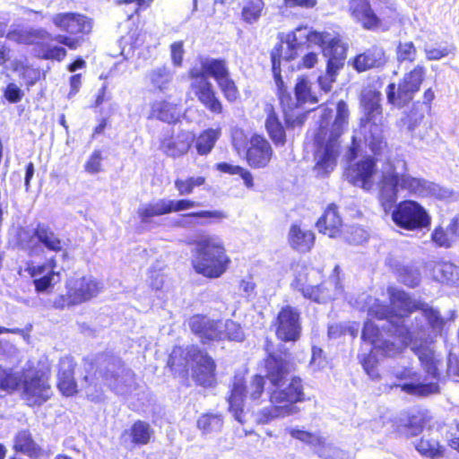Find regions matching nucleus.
<instances>
[{
  "instance_id": "f257e3e1",
  "label": "nucleus",
  "mask_w": 459,
  "mask_h": 459,
  "mask_svg": "<svg viewBox=\"0 0 459 459\" xmlns=\"http://www.w3.org/2000/svg\"><path fill=\"white\" fill-rule=\"evenodd\" d=\"M388 293L392 305L391 311H387L385 306L377 299L369 298L368 312V316L372 317L387 319L388 324L392 326V329H388L390 333L386 338L382 339L379 337L378 327L370 321L367 322L362 332L364 342L362 351L364 352L359 356L360 362L367 374L372 379H376L378 377L377 353L381 352L384 356L394 357L408 345H411L427 375L422 377L412 369L405 368L401 374H397V377L411 381L403 384L402 390L415 395L436 394L438 392L437 384L428 382V380L438 378L440 359L436 355L430 344L421 340L424 335L421 331L417 333H412L404 325L398 324L418 306L401 290L391 287L388 289Z\"/></svg>"
},
{
  "instance_id": "f03ea898",
  "label": "nucleus",
  "mask_w": 459,
  "mask_h": 459,
  "mask_svg": "<svg viewBox=\"0 0 459 459\" xmlns=\"http://www.w3.org/2000/svg\"><path fill=\"white\" fill-rule=\"evenodd\" d=\"M265 377L270 383L269 399L271 406L255 414V421L265 424L298 411L296 403L304 400L302 380L298 377H289L290 363L281 356L270 355L264 361Z\"/></svg>"
},
{
  "instance_id": "7ed1b4c3",
  "label": "nucleus",
  "mask_w": 459,
  "mask_h": 459,
  "mask_svg": "<svg viewBox=\"0 0 459 459\" xmlns=\"http://www.w3.org/2000/svg\"><path fill=\"white\" fill-rule=\"evenodd\" d=\"M406 193L419 196H435L446 199L451 196L449 189L408 173L407 162L403 159L389 160L382 168L379 181V202L385 212H389L398 195Z\"/></svg>"
},
{
  "instance_id": "20e7f679",
  "label": "nucleus",
  "mask_w": 459,
  "mask_h": 459,
  "mask_svg": "<svg viewBox=\"0 0 459 459\" xmlns=\"http://www.w3.org/2000/svg\"><path fill=\"white\" fill-rule=\"evenodd\" d=\"M317 115V128L314 134L316 169L325 175L336 166L341 149L340 138L348 127L350 111L347 104L341 100L337 103L333 120L332 109L321 108Z\"/></svg>"
},
{
  "instance_id": "39448f33",
  "label": "nucleus",
  "mask_w": 459,
  "mask_h": 459,
  "mask_svg": "<svg viewBox=\"0 0 459 459\" xmlns=\"http://www.w3.org/2000/svg\"><path fill=\"white\" fill-rule=\"evenodd\" d=\"M339 270V266L334 267L335 279L317 284L322 278L321 273L316 269L298 264L294 268L291 286L307 299L318 303L327 302L342 294V287L338 279Z\"/></svg>"
},
{
  "instance_id": "423d86ee",
  "label": "nucleus",
  "mask_w": 459,
  "mask_h": 459,
  "mask_svg": "<svg viewBox=\"0 0 459 459\" xmlns=\"http://www.w3.org/2000/svg\"><path fill=\"white\" fill-rule=\"evenodd\" d=\"M195 255V270L208 278H218L227 269L230 259L226 255L222 239L217 235L203 234L194 242Z\"/></svg>"
},
{
  "instance_id": "0eeeda50",
  "label": "nucleus",
  "mask_w": 459,
  "mask_h": 459,
  "mask_svg": "<svg viewBox=\"0 0 459 459\" xmlns=\"http://www.w3.org/2000/svg\"><path fill=\"white\" fill-rule=\"evenodd\" d=\"M264 392V378L260 375L253 376L248 383L238 377L234 378L228 401L229 410L238 421L243 422L246 410L260 403Z\"/></svg>"
},
{
  "instance_id": "6e6552de",
  "label": "nucleus",
  "mask_w": 459,
  "mask_h": 459,
  "mask_svg": "<svg viewBox=\"0 0 459 459\" xmlns=\"http://www.w3.org/2000/svg\"><path fill=\"white\" fill-rule=\"evenodd\" d=\"M380 100V92L375 90L364 91L361 97L366 116V121L362 125L365 131L364 141L374 154H378L385 147L382 136L383 116Z\"/></svg>"
},
{
  "instance_id": "1a4fd4ad",
  "label": "nucleus",
  "mask_w": 459,
  "mask_h": 459,
  "mask_svg": "<svg viewBox=\"0 0 459 459\" xmlns=\"http://www.w3.org/2000/svg\"><path fill=\"white\" fill-rule=\"evenodd\" d=\"M20 377L19 384L14 389H22V396L29 404H36L46 402L51 394L48 383L50 368L43 363L40 367H29L22 372H15Z\"/></svg>"
},
{
  "instance_id": "9d476101",
  "label": "nucleus",
  "mask_w": 459,
  "mask_h": 459,
  "mask_svg": "<svg viewBox=\"0 0 459 459\" xmlns=\"http://www.w3.org/2000/svg\"><path fill=\"white\" fill-rule=\"evenodd\" d=\"M427 74V69L422 65H416L404 73L398 83H390L387 86V101L397 107L403 108L409 104L420 91Z\"/></svg>"
},
{
  "instance_id": "9b49d317",
  "label": "nucleus",
  "mask_w": 459,
  "mask_h": 459,
  "mask_svg": "<svg viewBox=\"0 0 459 459\" xmlns=\"http://www.w3.org/2000/svg\"><path fill=\"white\" fill-rule=\"evenodd\" d=\"M392 219L395 224L407 230L427 227L430 223L426 210L417 202L411 200L397 204L392 212Z\"/></svg>"
},
{
  "instance_id": "f8f14e48",
  "label": "nucleus",
  "mask_w": 459,
  "mask_h": 459,
  "mask_svg": "<svg viewBox=\"0 0 459 459\" xmlns=\"http://www.w3.org/2000/svg\"><path fill=\"white\" fill-rule=\"evenodd\" d=\"M322 42L318 43L323 55L327 58L326 73L337 77L346 59V47L340 38L330 32L324 31Z\"/></svg>"
},
{
  "instance_id": "ddd939ff",
  "label": "nucleus",
  "mask_w": 459,
  "mask_h": 459,
  "mask_svg": "<svg viewBox=\"0 0 459 459\" xmlns=\"http://www.w3.org/2000/svg\"><path fill=\"white\" fill-rule=\"evenodd\" d=\"M277 89L279 91V98L285 113L286 122L291 125H294L295 123V121L292 120V117L297 116V118H299V112L292 114L295 109H298L307 102L316 103L317 101L316 98L311 94L309 82L305 78L299 79L296 84L295 100H293L290 94L285 91L283 85L281 90L279 88Z\"/></svg>"
},
{
  "instance_id": "4468645a",
  "label": "nucleus",
  "mask_w": 459,
  "mask_h": 459,
  "mask_svg": "<svg viewBox=\"0 0 459 459\" xmlns=\"http://www.w3.org/2000/svg\"><path fill=\"white\" fill-rule=\"evenodd\" d=\"M70 302L81 304L96 297L101 290L100 283L92 276H74L66 281Z\"/></svg>"
},
{
  "instance_id": "2eb2a0df",
  "label": "nucleus",
  "mask_w": 459,
  "mask_h": 459,
  "mask_svg": "<svg viewBox=\"0 0 459 459\" xmlns=\"http://www.w3.org/2000/svg\"><path fill=\"white\" fill-rule=\"evenodd\" d=\"M289 434L295 439L309 445L314 451L325 459H344L340 449L316 433H311L298 428L288 429Z\"/></svg>"
},
{
  "instance_id": "dca6fc26",
  "label": "nucleus",
  "mask_w": 459,
  "mask_h": 459,
  "mask_svg": "<svg viewBox=\"0 0 459 459\" xmlns=\"http://www.w3.org/2000/svg\"><path fill=\"white\" fill-rule=\"evenodd\" d=\"M189 76L192 80L191 90L198 100L210 111L221 113L222 111L221 103L216 97L212 84L207 77L203 76L196 70H190Z\"/></svg>"
},
{
  "instance_id": "f3484780",
  "label": "nucleus",
  "mask_w": 459,
  "mask_h": 459,
  "mask_svg": "<svg viewBox=\"0 0 459 459\" xmlns=\"http://www.w3.org/2000/svg\"><path fill=\"white\" fill-rule=\"evenodd\" d=\"M299 312L297 308L286 306L277 316L276 335L284 342H295L299 338L301 326Z\"/></svg>"
},
{
  "instance_id": "a211bd4d",
  "label": "nucleus",
  "mask_w": 459,
  "mask_h": 459,
  "mask_svg": "<svg viewBox=\"0 0 459 459\" xmlns=\"http://www.w3.org/2000/svg\"><path fill=\"white\" fill-rule=\"evenodd\" d=\"M189 326L204 341L223 340V321L195 315L190 318Z\"/></svg>"
},
{
  "instance_id": "6ab92c4d",
  "label": "nucleus",
  "mask_w": 459,
  "mask_h": 459,
  "mask_svg": "<svg viewBox=\"0 0 459 459\" xmlns=\"http://www.w3.org/2000/svg\"><path fill=\"white\" fill-rule=\"evenodd\" d=\"M323 33L324 31L313 30L307 27H298L294 30L281 36L292 52H296L297 57L304 51L306 43L317 46L319 42H322Z\"/></svg>"
},
{
  "instance_id": "aec40b11",
  "label": "nucleus",
  "mask_w": 459,
  "mask_h": 459,
  "mask_svg": "<svg viewBox=\"0 0 459 459\" xmlns=\"http://www.w3.org/2000/svg\"><path fill=\"white\" fill-rule=\"evenodd\" d=\"M53 23L62 30L70 34H88L92 28L91 21L80 13H57L52 17Z\"/></svg>"
},
{
  "instance_id": "412c9836",
  "label": "nucleus",
  "mask_w": 459,
  "mask_h": 459,
  "mask_svg": "<svg viewBox=\"0 0 459 459\" xmlns=\"http://www.w3.org/2000/svg\"><path fill=\"white\" fill-rule=\"evenodd\" d=\"M247 160L255 168H264L271 160L273 149L268 141L261 135L254 134L249 140Z\"/></svg>"
},
{
  "instance_id": "4be33fe9",
  "label": "nucleus",
  "mask_w": 459,
  "mask_h": 459,
  "mask_svg": "<svg viewBox=\"0 0 459 459\" xmlns=\"http://www.w3.org/2000/svg\"><path fill=\"white\" fill-rule=\"evenodd\" d=\"M375 160L366 158L348 169L347 177L355 186L369 190L374 186V176L376 174Z\"/></svg>"
},
{
  "instance_id": "5701e85b",
  "label": "nucleus",
  "mask_w": 459,
  "mask_h": 459,
  "mask_svg": "<svg viewBox=\"0 0 459 459\" xmlns=\"http://www.w3.org/2000/svg\"><path fill=\"white\" fill-rule=\"evenodd\" d=\"M227 218V212L221 210H202L182 215L176 221V225L182 228L207 226L212 223L220 222Z\"/></svg>"
},
{
  "instance_id": "b1692460",
  "label": "nucleus",
  "mask_w": 459,
  "mask_h": 459,
  "mask_svg": "<svg viewBox=\"0 0 459 459\" xmlns=\"http://www.w3.org/2000/svg\"><path fill=\"white\" fill-rule=\"evenodd\" d=\"M349 12L353 20L364 29L375 30L380 26V20L372 10L368 0H351Z\"/></svg>"
},
{
  "instance_id": "393cba45",
  "label": "nucleus",
  "mask_w": 459,
  "mask_h": 459,
  "mask_svg": "<svg viewBox=\"0 0 459 459\" xmlns=\"http://www.w3.org/2000/svg\"><path fill=\"white\" fill-rule=\"evenodd\" d=\"M107 385L118 394L130 393L135 385L134 373L122 366L117 369L110 370L105 374Z\"/></svg>"
},
{
  "instance_id": "a878e982",
  "label": "nucleus",
  "mask_w": 459,
  "mask_h": 459,
  "mask_svg": "<svg viewBox=\"0 0 459 459\" xmlns=\"http://www.w3.org/2000/svg\"><path fill=\"white\" fill-rule=\"evenodd\" d=\"M195 363L192 365L193 377L202 385L210 386L214 381L215 364L211 357L197 349H193Z\"/></svg>"
},
{
  "instance_id": "bb28decb",
  "label": "nucleus",
  "mask_w": 459,
  "mask_h": 459,
  "mask_svg": "<svg viewBox=\"0 0 459 459\" xmlns=\"http://www.w3.org/2000/svg\"><path fill=\"white\" fill-rule=\"evenodd\" d=\"M32 277L37 292L50 291L53 287L61 281V273L58 271L48 272L46 266L31 265L27 268Z\"/></svg>"
},
{
  "instance_id": "cd10ccee",
  "label": "nucleus",
  "mask_w": 459,
  "mask_h": 459,
  "mask_svg": "<svg viewBox=\"0 0 459 459\" xmlns=\"http://www.w3.org/2000/svg\"><path fill=\"white\" fill-rule=\"evenodd\" d=\"M318 231L329 238H338L342 234V221L335 205H329L317 221Z\"/></svg>"
},
{
  "instance_id": "c85d7f7f",
  "label": "nucleus",
  "mask_w": 459,
  "mask_h": 459,
  "mask_svg": "<svg viewBox=\"0 0 459 459\" xmlns=\"http://www.w3.org/2000/svg\"><path fill=\"white\" fill-rule=\"evenodd\" d=\"M74 361L70 357L62 358L59 361L58 383L60 392L65 396L77 393V385L74 378Z\"/></svg>"
},
{
  "instance_id": "c756f323",
  "label": "nucleus",
  "mask_w": 459,
  "mask_h": 459,
  "mask_svg": "<svg viewBox=\"0 0 459 459\" xmlns=\"http://www.w3.org/2000/svg\"><path fill=\"white\" fill-rule=\"evenodd\" d=\"M193 349H197L195 346L188 347L186 349H183L182 347H175L170 353L168 366L171 368L175 374L179 376H186L188 371V367L195 363V359L196 356H194L195 351Z\"/></svg>"
},
{
  "instance_id": "7c9ffc66",
  "label": "nucleus",
  "mask_w": 459,
  "mask_h": 459,
  "mask_svg": "<svg viewBox=\"0 0 459 459\" xmlns=\"http://www.w3.org/2000/svg\"><path fill=\"white\" fill-rule=\"evenodd\" d=\"M195 135L188 131H182L176 136L164 141L161 148L169 157L177 158L185 155L191 147Z\"/></svg>"
},
{
  "instance_id": "2f4dec72",
  "label": "nucleus",
  "mask_w": 459,
  "mask_h": 459,
  "mask_svg": "<svg viewBox=\"0 0 459 459\" xmlns=\"http://www.w3.org/2000/svg\"><path fill=\"white\" fill-rule=\"evenodd\" d=\"M280 43L275 46L271 53L273 71L274 74V79L277 88L281 90L283 81L280 76V65L281 60L290 61L296 58V52H292L290 46L286 44L282 36L280 37Z\"/></svg>"
},
{
  "instance_id": "473e14b6",
  "label": "nucleus",
  "mask_w": 459,
  "mask_h": 459,
  "mask_svg": "<svg viewBox=\"0 0 459 459\" xmlns=\"http://www.w3.org/2000/svg\"><path fill=\"white\" fill-rule=\"evenodd\" d=\"M385 62V52L381 48L374 47L358 55L353 61V67L358 72H364Z\"/></svg>"
},
{
  "instance_id": "72a5a7b5",
  "label": "nucleus",
  "mask_w": 459,
  "mask_h": 459,
  "mask_svg": "<svg viewBox=\"0 0 459 459\" xmlns=\"http://www.w3.org/2000/svg\"><path fill=\"white\" fill-rule=\"evenodd\" d=\"M289 242L291 247L300 252L311 249L315 242L314 233L299 225H292L289 232Z\"/></svg>"
},
{
  "instance_id": "f704fd0d",
  "label": "nucleus",
  "mask_w": 459,
  "mask_h": 459,
  "mask_svg": "<svg viewBox=\"0 0 459 459\" xmlns=\"http://www.w3.org/2000/svg\"><path fill=\"white\" fill-rule=\"evenodd\" d=\"M151 116L161 121L172 123L180 117V108L178 104L166 100H156L152 105Z\"/></svg>"
},
{
  "instance_id": "c9c22d12",
  "label": "nucleus",
  "mask_w": 459,
  "mask_h": 459,
  "mask_svg": "<svg viewBox=\"0 0 459 459\" xmlns=\"http://www.w3.org/2000/svg\"><path fill=\"white\" fill-rule=\"evenodd\" d=\"M191 70H196L203 76L207 77L210 75L213 77L218 82L221 79H223L229 75V70L226 63L223 60L219 59H204L201 61L200 66H194Z\"/></svg>"
},
{
  "instance_id": "e433bc0d",
  "label": "nucleus",
  "mask_w": 459,
  "mask_h": 459,
  "mask_svg": "<svg viewBox=\"0 0 459 459\" xmlns=\"http://www.w3.org/2000/svg\"><path fill=\"white\" fill-rule=\"evenodd\" d=\"M7 38L22 44H39L40 41L48 38V34L41 30L18 28L9 31Z\"/></svg>"
},
{
  "instance_id": "4c0bfd02",
  "label": "nucleus",
  "mask_w": 459,
  "mask_h": 459,
  "mask_svg": "<svg viewBox=\"0 0 459 459\" xmlns=\"http://www.w3.org/2000/svg\"><path fill=\"white\" fill-rule=\"evenodd\" d=\"M265 112L267 114L265 127L271 139L275 144H284L285 133L273 107L272 105H267Z\"/></svg>"
},
{
  "instance_id": "58836bf2",
  "label": "nucleus",
  "mask_w": 459,
  "mask_h": 459,
  "mask_svg": "<svg viewBox=\"0 0 459 459\" xmlns=\"http://www.w3.org/2000/svg\"><path fill=\"white\" fill-rule=\"evenodd\" d=\"M169 199L162 198L142 204L137 213L143 222H147L152 217L169 213Z\"/></svg>"
},
{
  "instance_id": "ea45409f",
  "label": "nucleus",
  "mask_w": 459,
  "mask_h": 459,
  "mask_svg": "<svg viewBox=\"0 0 459 459\" xmlns=\"http://www.w3.org/2000/svg\"><path fill=\"white\" fill-rule=\"evenodd\" d=\"M34 236L50 251L59 252L63 249V241L46 225H38Z\"/></svg>"
},
{
  "instance_id": "a19ab883",
  "label": "nucleus",
  "mask_w": 459,
  "mask_h": 459,
  "mask_svg": "<svg viewBox=\"0 0 459 459\" xmlns=\"http://www.w3.org/2000/svg\"><path fill=\"white\" fill-rule=\"evenodd\" d=\"M221 130L218 128H209L204 130L196 140V150L200 155L208 154L215 145V143L220 138Z\"/></svg>"
},
{
  "instance_id": "79ce46f5",
  "label": "nucleus",
  "mask_w": 459,
  "mask_h": 459,
  "mask_svg": "<svg viewBox=\"0 0 459 459\" xmlns=\"http://www.w3.org/2000/svg\"><path fill=\"white\" fill-rule=\"evenodd\" d=\"M435 277L447 284L459 286V266L451 263L438 264L434 268Z\"/></svg>"
},
{
  "instance_id": "37998d69",
  "label": "nucleus",
  "mask_w": 459,
  "mask_h": 459,
  "mask_svg": "<svg viewBox=\"0 0 459 459\" xmlns=\"http://www.w3.org/2000/svg\"><path fill=\"white\" fill-rule=\"evenodd\" d=\"M13 448L16 452H21L30 457L37 456L39 452V448L31 438L30 434L25 430L20 431L15 437Z\"/></svg>"
},
{
  "instance_id": "c03bdc74",
  "label": "nucleus",
  "mask_w": 459,
  "mask_h": 459,
  "mask_svg": "<svg viewBox=\"0 0 459 459\" xmlns=\"http://www.w3.org/2000/svg\"><path fill=\"white\" fill-rule=\"evenodd\" d=\"M205 176H191L186 178H177L175 180V188L180 195H191L195 188L202 187L206 184Z\"/></svg>"
},
{
  "instance_id": "a18cd8bd",
  "label": "nucleus",
  "mask_w": 459,
  "mask_h": 459,
  "mask_svg": "<svg viewBox=\"0 0 459 459\" xmlns=\"http://www.w3.org/2000/svg\"><path fill=\"white\" fill-rule=\"evenodd\" d=\"M264 7L263 0H247L242 7V20L249 24L255 23L260 19Z\"/></svg>"
},
{
  "instance_id": "49530a36",
  "label": "nucleus",
  "mask_w": 459,
  "mask_h": 459,
  "mask_svg": "<svg viewBox=\"0 0 459 459\" xmlns=\"http://www.w3.org/2000/svg\"><path fill=\"white\" fill-rule=\"evenodd\" d=\"M153 430L148 423L136 421L130 429L132 442L135 445H146L150 442Z\"/></svg>"
},
{
  "instance_id": "de8ad7c7",
  "label": "nucleus",
  "mask_w": 459,
  "mask_h": 459,
  "mask_svg": "<svg viewBox=\"0 0 459 459\" xmlns=\"http://www.w3.org/2000/svg\"><path fill=\"white\" fill-rule=\"evenodd\" d=\"M416 450L423 456L437 458L442 455L443 450L438 442L433 438L422 437L415 445Z\"/></svg>"
},
{
  "instance_id": "09e8293b",
  "label": "nucleus",
  "mask_w": 459,
  "mask_h": 459,
  "mask_svg": "<svg viewBox=\"0 0 459 459\" xmlns=\"http://www.w3.org/2000/svg\"><path fill=\"white\" fill-rule=\"evenodd\" d=\"M456 222L446 230L443 228H437L431 235L432 241L438 247L448 248L454 241L455 234L456 233Z\"/></svg>"
},
{
  "instance_id": "8fccbe9b",
  "label": "nucleus",
  "mask_w": 459,
  "mask_h": 459,
  "mask_svg": "<svg viewBox=\"0 0 459 459\" xmlns=\"http://www.w3.org/2000/svg\"><path fill=\"white\" fill-rule=\"evenodd\" d=\"M222 425V419L217 414H204L197 420L198 429L204 434L220 431Z\"/></svg>"
},
{
  "instance_id": "3c124183",
  "label": "nucleus",
  "mask_w": 459,
  "mask_h": 459,
  "mask_svg": "<svg viewBox=\"0 0 459 459\" xmlns=\"http://www.w3.org/2000/svg\"><path fill=\"white\" fill-rule=\"evenodd\" d=\"M397 59L399 62H414L417 57V49L411 41L400 43L396 49Z\"/></svg>"
},
{
  "instance_id": "603ef678",
  "label": "nucleus",
  "mask_w": 459,
  "mask_h": 459,
  "mask_svg": "<svg viewBox=\"0 0 459 459\" xmlns=\"http://www.w3.org/2000/svg\"><path fill=\"white\" fill-rule=\"evenodd\" d=\"M426 59L429 61H437L451 53V49L447 46H437L426 43L423 48Z\"/></svg>"
},
{
  "instance_id": "864d4df0",
  "label": "nucleus",
  "mask_w": 459,
  "mask_h": 459,
  "mask_svg": "<svg viewBox=\"0 0 459 459\" xmlns=\"http://www.w3.org/2000/svg\"><path fill=\"white\" fill-rule=\"evenodd\" d=\"M224 335L223 339L232 341H242L244 339V333L241 326L234 321H223Z\"/></svg>"
},
{
  "instance_id": "5fc2aeb1",
  "label": "nucleus",
  "mask_w": 459,
  "mask_h": 459,
  "mask_svg": "<svg viewBox=\"0 0 459 459\" xmlns=\"http://www.w3.org/2000/svg\"><path fill=\"white\" fill-rule=\"evenodd\" d=\"M20 377L13 372L6 371L0 367V388L8 392L14 391L19 384Z\"/></svg>"
},
{
  "instance_id": "6e6d98bb",
  "label": "nucleus",
  "mask_w": 459,
  "mask_h": 459,
  "mask_svg": "<svg viewBox=\"0 0 459 459\" xmlns=\"http://www.w3.org/2000/svg\"><path fill=\"white\" fill-rule=\"evenodd\" d=\"M150 79L153 85L162 89L170 82L171 75L168 69L165 67H160L151 72Z\"/></svg>"
},
{
  "instance_id": "4d7b16f0",
  "label": "nucleus",
  "mask_w": 459,
  "mask_h": 459,
  "mask_svg": "<svg viewBox=\"0 0 459 459\" xmlns=\"http://www.w3.org/2000/svg\"><path fill=\"white\" fill-rule=\"evenodd\" d=\"M218 84L228 100L234 101L238 98V89L229 75L221 79V81L218 82Z\"/></svg>"
},
{
  "instance_id": "13d9d810",
  "label": "nucleus",
  "mask_w": 459,
  "mask_h": 459,
  "mask_svg": "<svg viewBox=\"0 0 459 459\" xmlns=\"http://www.w3.org/2000/svg\"><path fill=\"white\" fill-rule=\"evenodd\" d=\"M169 208L170 212H178L182 211H186L195 207L199 206V203L195 202L190 199H180V200H171L169 199Z\"/></svg>"
},
{
  "instance_id": "bf43d9fd",
  "label": "nucleus",
  "mask_w": 459,
  "mask_h": 459,
  "mask_svg": "<svg viewBox=\"0 0 459 459\" xmlns=\"http://www.w3.org/2000/svg\"><path fill=\"white\" fill-rule=\"evenodd\" d=\"M101 160L102 157L100 152L95 151L87 160L85 164V170L91 174L98 173L100 170Z\"/></svg>"
},
{
  "instance_id": "052dcab7",
  "label": "nucleus",
  "mask_w": 459,
  "mask_h": 459,
  "mask_svg": "<svg viewBox=\"0 0 459 459\" xmlns=\"http://www.w3.org/2000/svg\"><path fill=\"white\" fill-rule=\"evenodd\" d=\"M40 56L46 59H56L60 61L66 56V50L61 47H47L42 49Z\"/></svg>"
},
{
  "instance_id": "680f3d73",
  "label": "nucleus",
  "mask_w": 459,
  "mask_h": 459,
  "mask_svg": "<svg viewBox=\"0 0 459 459\" xmlns=\"http://www.w3.org/2000/svg\"><path fill=\"white\" fill-rule=\"evenodd\" d=\"M400 280L408 286H416L420 281L419 273L407 268H403L399 274Z\"/></svg>"
},
{
  "instance_id": "e2e57ef3",
  "label": "nucleus",
  "mask_w": 459,
  "mask_h": 459,
  "mask_svg": "<svg viewBox=\"0 0 459 459\" xmlns=\"http://www.w3.org/2000/svg\"><path fill=\"white\" fill-rule=\"evenodd\" d=\"M423 316L433 327H438L441 325L439 313L427 305L422 304L420 307Z\"/></svg>"
},
{
  "instance_id": "0e129e2a",
  "label": "nucleus",
  "mask_w": 459,
  "mask_h": 459,
  "mask_svg": "<svg viewBox=\"0 0 459 459\" xmlns=\"http://www.w3.org/2000/svg\"><path fill=\"white\" fill-rule=\"evenodd\" d=\"M5 98L12 103L20 101L23 96L22 91L14 83H10L4 91Z\"/></svg>"
},
{
  "instance_id": "69168bd1",
  "label": "nucleus",
  "mask_w": 459,
  "mask_h": 459,
  "mask_svg": "<svg viewBox=\"0 0 459 459\" xmlns=\"http://www.w3.org/2000/svg\"><path fill=\"white\" fill-rule=\"evenodd\" d=\"M318 62V54L313 51L307 52L299 64V68L310 69Z\"/></svg>"
},
{
  "instance_id": "338daca9",
  "label": "nucleus",
  "mask_w": 459,
  "mask_h": 459,
  "mask_svg": "<svg viewBox=\"0 0 459 459\" xmlns=\"http://www.w3.org/2000/svg\"><path fill=\"white\" fill-rule=\"evenodd\" d=\"M170 51L173 64L179 66L182 63L184 54L183 42H174L170 47Z\"/></svg>"
},
{
  "instance_id": "774afa93",
  "label": "nucleus",
  "mask_w": 459,
  "mask_h": 459,
  "mask_svg": "<svg viewBox=\"0 0 459 459\" xmlns=\"http://www.w3.org/2000/svg\"><path fill=\"white\" fill-rule=\"evenodd\" d=\"M423 118V113H419L415 110H412L408 116L407 121L405 122L408 126V129L411 131L414 130L422 122Z\"/></svg>"
}]
</instances>
